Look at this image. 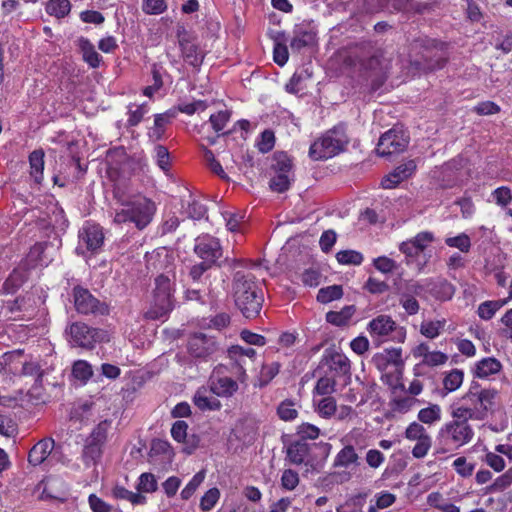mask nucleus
<instances>
[{
    "mask_svg": "<svg viewBox=\"0 0 512 512\" xmlns=\"http://www.w3.org/2000/svg\"><path fill=\"white\" fill-rule=\"evenodd\" d=\"M336 259L340 264L360 265L363 255L354 250H342L336 254Z\"/></svg>",
    "mask_w": 512,
    "mask_h": 512,
    "instance_id": "8fccbe9b",
    "label": "nucleus"
},
{
    "mask_svg": "<svg viewBox=\"0 0 512 512\" xmlns=\"http://www.w3.org/2000/svg\"><path fill=\"white\" fill-rule=\"evenodd\" d=\"M188 352L195 359L207 360L218 349L217 343L212 336L204 333H195L188 340Z\"/></svg>",
    "mask_w": 512,
    "mask_h": 512,
    "instance_id": "9b49d317",
    "label": "nucleus"
},
{
    "mask_svg": "<svg viewBox=\"0 0 512 512\" xmlns=\"http://www.w3.org/2000/svg\"><path fill=\"white\" fill-rule=\"evenodd\" d=\"M409 143V137L402 129L392 128L379 139L376 152L381 157H388L403 152Z\"/></svg>",
    "mask_w": 512,
    "mask_h": 512,
    "instance_id": "9d476101",
    "label": "nucleus"
},
{
    "mask_svg": "<svg viewBox=\"0 0 512 512\" xmlns=\"http://www.w3.org/2000/svg\"><path fill=\"white\" fill-rule=\"evenodd\" d=\"M29 163H30V174L34 178L37 183H40L43 179V170H44V151L34 150L29 155Z\"/></svg>",
    "mask_w": 512,
    "mask_h": 512,
    "instance_id": "c85d7f7f",
    "label": "nucleus"
},
{
    "mask_svg": "<svg viewBox=\"0 0 512 512\" xmlns=\"http://www.w3.org/2000/svg\"><path fill=\"white\" fill-rule=\"evenodd\" d=\"M142 9L146 14L157 15L167 9V4L165 0H145Z\"/></svg>",
    "mask_w": 512,
    "mask_h": 512,
    "instance_id": "e2e57ef3",
    "label": "nucleus"
},
{
    "mask_svg": "<svg viewBox=\"0 0 512 512\" xmlns=\"http://www.w3.org/2000/svg\"><path fill=\"white\" fill-rule=\"evenodd\" d=\"M354 311L355 309L353 306H347L339 312L330 311L326 314V320L327 322L334 324L336 326H342L348 322V320L353 315Z\"/></svg>",
    "mask_w": 512,
    "mask_h": 512,
    "instance_id": "f704fd0d",
    "label": "nucleus"
},
{
    "mask_svg": "<svg viewBox=\"0 0 512 512\" xmlns=\"http://www.w3.org/2000/svg\"><path fill=\"white\" fill-rule=\"evenodd\" d=\"M316 34L314 31L298 27L294 30V36L290 41L293 51L299 52L302 48L312 46L315 43Z\"/></svg>",
    "mask_w": 512,
    "mask_h": 512,
    "instance_id": "b1692460",
    "label": "nucleus"
},
{
    "mask_svg": "<svg viewBox=\"0 0 512 512\" xmlns=\"http://www.w3.org/2000/svg\"><path fill=\"white\" fill-rule=\"evenodd\" d=\"M148 112L147 106L145 104L142 105H131L128 109V120L127 123L129 126L138 125L143 116Z\"/></svg>",
    "mask_w": 512,
    "mask_h": 512,
    "instance_id": "864d4df0",
    "label": "nucleus"
},
{
    "mask_svg": "<svg viewBox=\"0 0 512 512\" xmlns=\"http://www.w3.org/2000/svg\"><path fill=\"white\" fill-rule=\"evenodd\" d=\"M496 396L497 391H486L480 395L466 392L450 406V410L467 420L483 421L492 409Z\"/></svg>",
    "mask_w": 512,
    "mask_h": 512,
    "instance_id": "39448f33",
    "label": "nucleus"
},
{
    "mask_svg": "<svg viewBox=\"0 0 512 512\" xmlns=\"http://www.w3.org/2000/svg\"><path fill=\"white\" fill-rule=\"evenodd\" d=\"M220 492L217 488L209 489L201 498L200 508L203 511L211 510L219 500Z\"/></svg>",
    "mask_w": 512,
    "mask_h": 512,
    "instance_id": "4d7b16f0",
    "label": "nucleus"
},
{
    "mask_svg": "<svg viewBox=\"0 0 512 512\" xmlns=\"http://www.w3.org/2000/svg\"><path fill=\"white\" fill-rule=\"evenodd\" d=\"M441 419V408L438 404H431L418 412V420L424 424H433Z\"/></svg>",
    "mask_w": 512,
    "mask_h": 512,
    "instance_id": "e433bc0d",
    "label": "nucleus"
},
{
    "mask_svg": "<svg viewBox=\"0 0 512 512\" xmlns=\"http://www.w3.org/2000/svg\"><path fill=\"white\" fill-rule=\"evenodd\" d=\"M205 479V471H199L196 473L185 488L181 491V498L188 500L195 493L196 489L202 484Z\"/></svg>",
    "mask_w": 512,
    "mask_h": 512,
    "instance_id": "09e8293b",
    "label": "nucleus"
},
{
    "mask_svg": "<svg viewBox=\"0 0 512 512\" xmlns=\"http://www.w3.org/2000/svg\"><path fill=\"white\" fill-rule=\"evenodd\" d=\"M173 117L170 113H163L155 115L154 128L149 133V136L155 140L161 139L164 133L165 125L168 124Z\"/></svg>",
    "mask_w": 512,
    "mask_h": 512,
    "instance_id": "79ce46f5",
    "label": "nucleus"
},
{
    "mask_svg": "<svg viewBox=\"0 0 512 512\" xmlns=\"http://www.w3.org/2000/svg\"><path fill=\"white\" fill-rule=\"evenodd\" d=\"M39 298L33 293H26L12 301H7L5 308L10 313H20L21 319H31L36 314Z\"/></svg>",
    "mask_w": 512,
    "mask_h": 512,
    "instance_id": "ddd939ff",
    "label": "nucleus"
},
{
    "mask_svg": "<svg viewBox=\"0 0 512 512\" xmlns=\"http://www.w3.org/2000/svg\"><path fill=\"white\" fill-rule=\"evenodd\" d=\"M337 410L336 400L332 396H325L316 405V412L325 419H330Z\"/></svg>",
    "mask_w": 512,
    "mask_h": 512,
    "instance_id": "2f4dec72",
    "label": "nucleus"
},
{
    "mask_svg": "<svg viewBox=\"0 0 512 512\" xmlns=\"http://www.w3.org/2000/svg\"><path fill=\"white\" fill-rule=\"evenodd\" d=\"M209 387L213 394L217 397H232L238 390V383L227 376H211L209 379Z\"/></svg>",
    "mask_w": 512,
    "mask_h": 512,
    "instance_id": "dca6fc26",
    "label": "nucleus"
},
{
    "mask_svg": "<svg viewBox=\"0 0 512 512\" xmlns=\"http://www.w3.org/2000/svg\"><path fill=\"white\" fill-rule=\"evenodd\" d=\"M74 306L83 315L104 316L109 314V306L97 299L92 293L81 286L73 288Z\"/></svg>",
    "mask_w": 512,
    "mask_h": 512,
    "instance_id": "1a4fd4ad",
    "label": "nucleus"
},
{
    "mask_svg": "<svg viewBox=\"0 0 512 512\" xmlns=\"http://www.w3.org/2000/svg\"><path fill=\"white\" fill-rule=\"evenodd\" d=\"M232 291L236 306L246 318L259 315L264 297L253 273L237 271L233 276Z\"/></svg>",
    "mask_w": 512,
    "mask_h": 512,
    "instance_id": "f03ea898",
    "label": "nucleus"
},
{
    "mask_svg": "<svg viewBox=\"0 0 512 512\" xmlns=\"http://www.w3.org/2000/svg\"><path fill=\"white\" fill-rule=\"evenodd\" d=\"M110 423L108 421L100 422L92 431L88 441L96 443L98 445H103L107 439L108 429Z\"/></svg>",
    "mask_w": 512,
    "mask_h": 512,
    "instance_id": "3c124183",
    "label": "nucleus"
},
{
    "mask_svg": "<svg viewBox=\"0 0 512 512\" xmlns=\"http://www.w3.org/2000/svg\"><path fill=\"white\" fill-rule=\"evenodd\" d=\"M113 193L122 206L115 212L116 224L133 223L137 229L143 230L152 222L157 210L154 201L140 194L132 195L119 184L114 187Z\"/></svg>",
    "mask_w": 512,
    "mask_h": 512,
    "instance_id": "f257e3e1",
    "label": "nucleus"
},
{
    "mask_svg": "<svg viewBox=\"0 0 512 512\" xmlns=\"http://www.w3.org/2000/svg\"><path fill=\"white\" fill-rule=\"evenodd\" d=\"M230 119V112L227 110L219 111L216 114H212L209 118L210 124L213 130L217 133L221 132L226 126Z\"/></svg>",
    "mask_w": 512,
    "mask_h": 512,
    "instance_id": "13d9d810",
    "label": "nucleus"
},
{
    "mask_svg": "<svg viewBox=\"0 0 512 512\" xmlns=\"http://www.w3.org/2000/svg\"><path fill=\"white\" fill-rule=\"evenodd\" d=\"M445 321H424L420 325V333L430 339L436 338L444 328Z\"/></svg>",
    "mask_w": 512,
    "mask_h": 512,
    "instance_id": "37998d69",
    "label": "nucleus"
},
{
    "mask_svg": "<svg viewBox=\"0 0 512 512\" xmlns=\"http://www.w3.org/2000/svg\"><path fill=\"white\" fill-rule=\"evenodd\" d=\"M212 393L210 387H200L193 396L194 405L201 411H218L221 409V402Z\"/></svg>",
    "mask_w": 512,
    "mask_h": 512,
    "instance_id": "f3484780",
    "label": "nucleus"
},
{
    "mask_svg": "<svg viewBox=\"0 0 512 512\" xmlns=\"http://www.w3.org/2000/svg\"><path fill=\"white\" fill-rule=\"evenodd\" d=\"M299 484V475L292 469H285L281 476V485L285 490L292 491Z\"/></svg>",
    "mask_w": 512,
    "mask_h": 512,
    "instance_id": "6e6d98bb",
    "label": "nucleus"
},
{
    "mask_svg": "<svg viewBox=\"0 0 512 512\" xmlns=\"http://www.w3.org/2000/svg\"><path fill=\"white\" fill-rule=\"evenodd\" d=\"M374 362L379 369H385L389 364L402 366V350L401 348L385 349L383 353L374 356Z\"/></svg>",
    "mask_w": 512,
    "mask_h": 512,
    "instance_id": "393cba45",
    "label": "nucleus"
},
{
    "mask_svg": "<svg viewBox=\"0 0 512 512\" xmlns=\"http://www.w3.org/2000/svg\"><path fill=\"white\" fill-rule=\"evenodd\" d=\"M360 465V456L351 444L345 445L335 456L334 467H357Z\"/></svg>",
    "mask_w": 512,
    "mask_h": 512,
    "instance_id": "5701e85b",
    "label": "nucleus"
},
{
    "mask_svg": "<svg viewBox=\"0 0 512 512\" xmlns=\"http://www.w3.org/2000/svg\"><path fill=\"white\" fill-rule=\"evenodd\" d=\"M365 461L370 468L377 469L384 463L385 456L377 449H369L366 452Z\"/></svg>",
    "mask_w": 512,
    "mask_h": 512,
    "instance_id": "338daca9",
    "label": "nucleus"
},
{
    "mask_svg": "<svg viewBox=\"0 0 512 512\" xmlns=\"http://www.w3.org/2000/svg\"><path fill=\"white\" fill-rule=\"evenodd\" d=\"M78 46L82 52L83 60L92 68H97L101 62V55L95 50L94 45L86 38H79Z\"/></svg>",
    "mask_w": 512,
    "mask_h": 512,
    "instance_id": "bb28decb",
    "label": "nucleus"
},
{
    "mask_svg": "<svg viewBox=\"0 0 512 512\" xmlns=\"http://www.w3.org/2000/svg\"><path fill=\"white\" fill-rule=\"evenodd\" d=\"M396 329L395 321L388 315H379L369 322L368 330L372 337L388 336Z\"/></svg>",
    "mask_w": 512,
    "mask_h": 512,
    "instance_id": "aec40b11",
    "label": "nucleus"
},
{
    "mask_svg": "<svg viewBox=\"0 0 512 512\" xmlns=\"http://www.w3.org/2000/svg\"><path fill=\"white\" fill-rule=\"evenodd\" d=\"M343 296V289L340 285H332L321 288L317 294V300L320 303H329L338 300Z\"/></svg>",
    "mask_w": 512,
    "mask_h": 512,
    "instance_id": "4c0bfd02",
    "label": "nucleus"
},
{
    "mask_svg": "<svg viewBox=\"0 0 512 512\" xmlns=\"http://www.w3.org/2000/svg\"><path fill=\"white\" fill-rule=\"evenodd\" d=\"M432 445V439L431 436L424 437L420 440H417V443L412 449V455L414 458L421 459L424 458Z\"/></svg>",
    "mask_w": 512,
    "mask_h": 512,
    "instance_id": "680f3d73",
    "label": "nucleus"
},
{
    "mask_svg": "<svg viewBox=\"0 0 512 512\" xmlns=\"http://www.w3.org/2000/svg\"><path fill=\"white\" fill-rule=\"evenodd\" d=\"M512 484V467L508 469L503 475L499 476L490 489L493 491H503Z\"/></svg>",
    "mask_w": 512,
    "mask_h": 512,
    "instance_id": "774afa93",
    "label": "nucleus"
},
{
    "mask_svg": "<svg viewBox=\"0 0 512 512\" xmlns=\"http://www.w3.org/2000/svg\"><path fill=\"white\" fill-rule=\"evenodd\" d=\"M451 420L444 423L437 432L436 440L442 451L457 450L469 444L475 435L469 420L450 410Z\"/></svg>",
    "mask_w": 512,
    "mask_h": 512,
    "instance_id": "20e7f679",
    "label": "nucleus"
},
{
    "mask_svg": "<svg viewBox=\"0 0 512 512\" xmlns=\"http://www.w3.org/2000/svg\"><path fill=\"white\" fill-rule=\"evenodd\" d=\"M137 489L144 493H153L158 489L156 477L152 473H142L139 477Z\"/></svg>",
    "mask_w": 512,
    "mask_h": 512,
    "instance_id": "c03bdc74",
    "label": "nucleus"
},
{
    "mask_svg": "<svg viewBox=\"0 0 512 512\" xmlns=\"http://www.w3.org/2000/svg\"><path fill=\"white\" fill-rule=\"evenodd\" d=\"M416 170V163L409 160L397 166L392 172L383 177L381 186L384 189H393L397 187L402 181L409 178Z\"/></svg>",
    "mask_w": 512,
    "mask_h": 512,
    "instance_id": "2eb2a0df",
    "label": "nucleus"
},
{
    "mask_svg": "<svg viewBox=\"0 0 512 512\" xmlns=\"http://www.w3.org/2000/svg\"><path fill=\"white\" fill-rule=\"evenodd\" d=\"M73 376L86 383L93 375L92 366L85 360H77L72 366Z\"/></svg>",
    "mask_w": 512,
    "mask_h": 512,
    "instance_id": "ea45409f",
    "label": "nucleus"
},
{
    "mask_svg": "<svg viewBox=\"0 0 512 512\" xmlns=\"http://www.w3.org/2000/svg\"><path fill=\"white\" fill-rule=\"evenodd\" d=\"M445 244L449 247L457 248L463 253L469 252L471 248L470 237L465 233H461L455 237L446 238Z\"/></svg>",
    "mask_w": 512,
    "mask_h": 512,
    "instance_id": "a18cd8bd",
    "label": "nucleus"
},
{
    "mask_svg": "<svg viewBox=\"0 0 512 512\" xmlns=\"http://www.w3.org/2000/svg\"><path fill=\"white\" fill-rule=\"evenodd\" d=\"M179 44L184 60L193 67H199L203 62L204 55L198 45L186 37L181 38Z\"/></svg>",
    "mask_w": 512,
    "mask_h": 512,
    "instance_id": "4be33fe9",
    "label": "nucleus"
},
{
    "mask_svg": "<svg viewBox=\"0 0 512 512\" xmlns=\"http://www.w3.org/2000/svg\"><path fill=\"white\" fill-rule=\"evenodd\" d=\"M347 143L344 129L335 127L310 146L309 155L314 160L328 159L341 152Z\"/></svg>",
    "mask_w": 512,
    "mask_h": 512,
    "instance_id": "423d86ee",
    "label": "nucleus"
},
{
    "mask_svg": "<svg viewBox=\"0 0 512 512\" xmlns=\"http://www.w3.org/2000/svg\"><path fill=\"white\" fill-rule=\"evenodd\" d=\"M502 364L496 358H483L476 364L475 376L478 378H487L501 371Z\"/></svg>",
    "mask_w": 512,
    "mask_h": 512,
    "instance_id": "a878e982",
    "label": "nucleus"
},
{
    "mask_svg": "<svg viewBox=\"0 0 512 512\" xmlns=\"http://www.w3.org/2000/svg\"><path fill=\"white\" fill-rule=\"evenodd\" d=\"M364 288L371 294H382L389 289V285L385 281H381L374 277H369Z\"/></svg>",
    "mask_w": 512,
    "mask_h": 512,
    "instance_id": "69168bd1",
    "label": "nucleus"
},
{
    "mask_svg": "<svg viewBox=\"0 0 512 512\" xmlns=\"http://www.w3.org/2000/svg\"><path fill=\"white\" fill-rule=\"evenodd\" d=\"M156 162L159 168L163 171H168L170 167V155L166 147L157 145L155 147Z\"/></svg>",
    "mask_w": 512,
    "mask_h": 512,
    "instance_id": "0e129e2a",
    "label": "nucleus"
},
{
    "mask_svg": "<svg viewBox=\"0 0 512 512\" xmlns=\"http://www.w3.org/2000/svg\"><path fill=\"white\" fill-rule=\"evenodd\" d=\"M296 403L291 399H285L277 407V415L283 421H293L298 416Z\"/></svg>",
    "mask_w": 512,
    "mask_h": 512,
    "instance_id": "473e14b6",
    "label": "nucleus"
},
{
    "mask_svg": "<svg viewBox=\"0 0 512 512\" xmlns=\"http://www.w3.org/2000/svg\"><path fill=\"white\" fill-rule=\"evenodd\" d=\"M464 373L462 370L453 369L443 379V387L447 392L456 391L463 383Z\"/></svg>",
    "mask_w": 512,
    "mask_h": 512,
    "instance_id": "72a5a7b5",
    "label": "nucleus"
},
{
    "mask_svg": "<svg viewBox=\"0 0 512 512\" xmlns=\"http://www.w3.org/2000/svg\"><path fill=\"white\" fill-rule=\"evenodd\" d=\"M336 380L328 375L320 377L313 389L314 395L331 396L336 390Z\"/></svg>",
    "mask_w": 512,
    "mask_h": 512,
    "instance_id": "7c9ffc66",
    "label": "nucleus"
},
{
    "mask_svg": "<svg viewBox=\"0 0 512 512\" xmlns=\"http://www.w3.org/2000/svg\"><path fill=\"white\" fill-rule=\"evenodd\" d=\"M176 281L174 267L155 278V288L152 299L145 317L151 320H158L165 317L173 309V292Z\"/></svg>",
    "mask_w": 512,
    "mask_h": 512,
    "instance_id": "7ed1b4c3",
    "label": "nucleus"
},
{
    "mask_svg": "<svg viewBox=\"0 0 512 512\" xmlns=\"http://www.w3.org/2000/svg\"><path fill=\"white\" fill-rule=\"evenodd\" d=\"M271 170L273 171V176L269 182L270 189L277 193L287 191L294 181L291 158L285 152L274 153Z\"/></svg>",
    "mask_w": 512,
    "mask_h": 512,
    "instance_id": "0eeeda50",
    "label": "nucleus"
},
{
    "mask_svg": "<svg viewBox=\"0 0 512 512\" xmlns=\"http://www.w3.org/2000/svg\"><path fill=\"white\" fill-rule=\"evenodd\" d=\"M71 9L69 0H50L46 4V11L48 14L56 16L57 18L65 17Z\"/></svg>",
    "mask_w": 512,
    "mask_h": 512,
    "instance_id": "c9c22d12",
    "label": "nucleus"
},
{
    "mask_svg": "<svg viewBox=\"0 0 512 512\" xmlns=\"http://www.w3.org/2000/svg\"><path fill=\"white\" fill-rule=\"evenodd\" d=\"M68 333L72 345L84 349H93L96 343L107 339L106 331L90 327L82 322L71 324Z\"/></svg>",
    "mask_w": 512,
    "mask_h": 512,
    "instance_id": "6e6552de",
    "label": "nucleus"
},
{
    "mask_svg": "<svg viewBox=\"0 0 512 512\" xmlns=\"http://www.w3.org/2000/svg\"><path fill=\"white\" fill-rule=\"evenodd\" d=\"M275 145V135L271 130H264L260 139L257 142L258 150L262 153H267L273 149Z\"/></svg>",
    "mask_w": 512,
    "mask_h": 512,
    "instance_id": "bf43d9fd",
    "label": "nucleus"
},
{
    "mask_svg": "<svg viewBox=\"0 0 512 512\" xmlns=\"http://www.w3.org/2000/svg\"><path fill=\"white\" fill-rule=\"evenodd\" d=\"M21 374L24 376H34L37 383L42 382L44 375L41 365L36 361H28L22 364Z\"/></svg>",
    "mask_w": 512,
    "mask_h": 512,
    "instance_id": "603ef678",
    "label": "nucleus"
},
{
    "mask_svg": "<svg viewBox=\"0 0 512 512\" xmlns=\"http://www.w3.org/2000/svg\"><path fill=\"white\" fill-rule=\"evenodd\" d=\"M279 368L278 362L263 365L259 376V386H266L279 373Z\"/></svg>",
    "mask_w": 512,
    "mask_h": 512,
    "instance_id": "de8ad7c7",
    "label": "nucleus"
},
{
    "mask_svg": "<svg viewBox=\"0 0 512 512\" xmlns=\"http://www.w3.org/2000/svg\"><path fill=\"white\" fill-rule=\"evenodd\" d=\"M195 253L207 264L213 265L222 256V248L217 238L210 235L199 236L195 240Z\"/></svg>",
    "mask_w": 512,
    "mask_h": 512,
    "instance_id": "f8f14e48",
    "label": "nucleus"
},
{
    "mask_svg": "<svg viewBox=\"0 0 512 512\" xmlns=\"http://www.w3.org/2000/svg\"><path fill=\"white\" fill-rule=\"evenodd\" d=\"M310 74L307 70L295 72L289 82L286 84L285 89L292 94H298L306 89L305 82L310 79Z\"/></svg>",
    "mask_w": 512,
    "mask_h": 512,
    "instance_id": "c756f323",
    "label": "nucleus"
},
{
    "mask_svg": "<svg viewBox=\"0 0 512 512\" xmlns=\"http://www.w3.org/2000/svg\"><path fill=\"white\" fill-rule=\"evenodd\" d=\"M309 445L305 442L296 441L287 448V459L294 465H300L305 462L309 454Z\"/></svg>",
    "mask_w": 512,
    "mask_h": 512,
    "instance_id": "cd10ccee",
    "label": "nucleus"
},
{
    "mask_svg": "<svg viewBox=\"0 0 512 512\" xmlns=\"http://www.w3.org/2000/svg\"><path fill=\"white\" fill-rule=\"evenodd\" d=\"M429 436L424 426L418 422H412L405 430V438L410 441H417Z\"/></svg>",
    "mask_w": 512,
    "mask_h": 512,
    "instance_id": "5fc2aeb1",
    "label": "nucleus"
},
{
    "mask_svg": "<svg viewBox=\"0 0 512 512\" xmlns=\"http://www.w3.org/2000/svg\"><path fill=\"white\" fill-rule=\"evenodd\" d=\"M507 301L499 302V301H486L479 305L478 307V316L483 320L491 319L496 311H498L503 304Z\"/></svg>",
    "mask_w": 512,
    "mask_h": 512,
    "instance_id": "49530a36",
    "label": "nucleus"
},
{
    "mask_svg": "<svg viewBox=\"0 0 512 512\" xmlns=\"http://www.w3.org/2000/svg\"><path fill=\"white\" fill-rule=\"evenodd\" d=\"M104 241V234L102 228L98 225H85L79 232V245L77 250H82L83 247L91 252H96L101 248Z\"/></svg>",
    "mask_w": 512,
    "mask_h": 512,
    "instance_id": "4468645a",
    "label": "nucleus"
},
{
    "mask_svg": "<svg viewBox=\"0 0 512 512\" xmlns=\"http://www.w3.org/2000/svg\"><path fill=\"white\" fill-rule=\"evenodd\" d=\"M452 466L456 472L462 477H469L472 475L475 465L467 461L465 457H458L454 460Z\"/></svg>",
    "mask_w": 512,
    "mask_h": 512,
    "instance_id": "052dcab7",
    "label": "nucleus"
},
{
    "mask_svg": "<svg viewBox=\"0 0 512 512\" xmlns=\"http://www.w3.org/2000/svg\"><path fill=\"white\" fill-rule=\"evenodd\" d=\"M101 445L87 441V444L83 448L82 458L87 466L95 464L100 459L102 454Z\"/></svg>",
    "mask_w": 512,
    "mask_h": 512,
    "instance_id": "a19ab883",
    "label": "nucleus"
},
{
    "mask_svg": "<svg viewBox=\"0 0 512 512\" xmlns=\"http://www.w3.org/2000/svg\"><path fill=\"white\" fill-rule=\"evenodd\" d=\"M322 361L329 367L330 371L339 376L350 374V360L346 355L338 351H326Z\"/></svg>",
    "mask_w": 512,
    "mask_h": 512,
    "instance_id": "a211bd4d",
    "label": "nucleus"
},
{
    "mask_svg": "<svg viewBox=\"0 0 512 512\" xmlns=\"http://www.w3.org/2000/svg\"><path fill=\"white\" fill-rule=\"evenodd\" d=\"M209 282V286L207 289H194L188 288L186 291V297L189 300H202L205 296H207L211 300H215L218 297V294L215 292L213 288H211V282L209 281V276L204 277V283Z\"/></svg>",
    "mask_w": 512,
    "mask_h": 512,
    "instance_id": "58836bf2",
    "label": "nucleus"
},
{
    "mask_svg": "<svg viewBox=\"0 0 512 512\" xmlns=\"http://www.w3.org/2000/svg\"><path fill=\"white\" fill-rule=\"evenodd\" d=\"M55 442L52 438H44L37 442L29 451L28 461L31 465L42 464L51 454Z\"/></svg>",
    "mask_w": 512,
    "mask_h": 512,
    "instance_id": "6ab92c4d",
    "label": "nucleus"
},
{
    "mask_svg": "<svg viewBox=\"0 0 512 512\" xmlns=\"http://www.w3.org/2000/svg\"><path fill=\"white\" fill-rule=\"evenodd\" d=\"M427 288L430 294L440 301L450 300L455 293L454 285L443 278L428 281Z\"/></svg>",
    "mask_w": 512,
    "mask_h": 512,
    "instance_id": "412c9836",
    "label": "nucleus"
}]
</instances>
